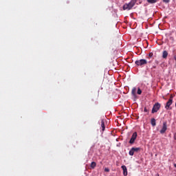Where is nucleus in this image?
<instances>
[{
    "label": "nucleus",
    "mask_w": 176,
    "mask_h": 176,
    "mask_svg": "<svg viewBox=\"0 0 176 176\" xmlns=\"http://www.w3.org/2000/svg\"><path fill=\"white\" fill-rule=\"evenodd\" d=\"M137 1L138 0H131L129 3H125L122 7L123 10H131L137 3Z\"/></svg>",
    "instance_id": "f257e3e1"
},
{
    "label": "nucleus",
    "mask_w": 176,
    "mask_h": 176,
    "mask_svg": "<svg viewBox=\"0 0 176 176\" xmlns=\"http://www.w3.org/2000/svg\"><path fill=\"white\" fill-rule=\"evenodd\" d=\"M139 152H141V148L132 147L129 152V156H134V153H138Z\"/></svg>",
    "instance_id": "f03ea898"
},
{
    "label": "nucleus",
    "mask_w": 176,
    "mask_h": 176,
    "mask_svg": "<svg viewBox=\"0 0 176 176\" xmlns=\"http://www.w3.org/2000/svg\"><path fill=\"white\" fill-rule=\"evenodd\" d=\"M135 63L138 67H144L148 64V61L146 59H140L135 60Z\"/></svg>",
    "instance_id": "7ed1b4c3"
},
{
    "label": "nucleus",
    "mask_w": 176,
    "mask_h": 176,
    "mask_svg": "<svg viewBox=\"0 0 176 176\" xmlns=\"http://www.w3.org/2000/svg\"><path fill=\"white\" fill-rule=\"evenodd\" d=\"M160 107H162V104L159 102H156L153 107L151 113H156V112H157L159 109H160Z\"/></svg>",
    "instance_id": "20e7f679"
},
{
    "label": "nucleus",
    "mask_w": 176,
    "mask_h": 176,
    "mask_svg": "<svg viewBox=\"0 0 176 176\" xmlns=\"http://www.w3.org/2000/svg\"><path fill=\"white\" fill-rule=\"evenodd\" d=\"M137 132H134L131 138V140H129V144H131V145H133V144H134V142H135V140H137Z\"/></svg>",
    "instance_id": "39448f33"
},
{
    "label": "nucleus",
    "mask_w": 176,
    "mask_h": 176,
    "mask_svg": "<svg viewBox=\"0 0 176 176\" xmlns=\"http://www.w3.org/2000/svg\"><path fill=\"white\" fill-rule=\"evenodd\" d=\"M166 131H167V122H163V126H162V129L160 131V133L161 134H164Z\"/></svg>",
    "instance_id": "423d86ee"
},
{
    "label": "nucleus",
    "mask_w": 176,
    "mask_h": 176,
    "mask_svg": "<svg viewBox=\"0 0 176 176\" xmlns=\"http://www.w3.org/2000/svg\"><path fill=\"white\" fill-rule=\"evenodd\" d=\"M173 97L171 95L168 101L166 102V105L165 106L166 109H170V106L173 104Z\"/></svg>",
    "instance_id": "0eeeda50"
},
{
    "label": "nucleus",
    "mask_w": 176,
    "mask_h": 176,
    "mask_svg": "<svg viewBox=\"0 0 176 176\" xmlns=\"http://www.w3.org/2000/svg\"><path fill=\"white\" fill-rule=\"evenodd\" d=\"M121 168L123 170V175L124 176H127V174H128V173H127V167H126L125 165H122L121 166Z\"/></svg>",
    "instance_id": "6e6552de"
},
{
    "label": "nucleus",
    "mask_w": 176,
    "mask_h": 176,
    "mask_svg": "<svg viewBox=\"0 0 176 176\" xmlns=\"http://www.w3.org/2000/svg\"><path fill=\"white\" fill-rule=\"evenodd\" d=\"M136 91H137V88L133 87L131 91V94H132L133 97H134V98H137Z\"/></svg>",
    "instance_id": "1a4fd4ad"
},
{
    "label": "nucleus",
    "mask_w": 176,
    "mask_h": 176,
    "mask_svg": "<svg viewBox=\"0 0 176 176\" xmlns=\"http://www.w3.org/2000/svg\"><path fill=\"white\" fill-rule=\"evenodd\" d=\"M101 127H102V131H105V122H104V120H101Z\"/></svg>",
    "instance_id": "9d476101"
},
{
    "label": "nucleus",
    "mask_w": 176,
    "mask_h": 176,
    "mask_svg": "<svg viewBox=\"0 0 176 176\" xmlns=\"http://www.w3.org/2000/svg\"><path fill=\"white\" fill-rule=\"evenodd\" d=\"M151 124L153 127H155V126H156V120L155 118H151Z\"/></svg>",
    "instance_id": "9b49d317"
},
{
    "label": "nucleus",
    "mask_w": 176,
    "mask_h": 176,
    "mask_svg": "<svg viewBox=\"0 0 176 176\" xmlns=\"http://www.w3.org/2000/svg\"><path fill=\"white\" fill-rule=\"evenodd\" d=\"M96 166H97V163H96V162H92L91 163L90 167H91V168L94 169V168H96Z\"/></svg>",
    "instance_id": "f8f14e48"
},
{
    "label": "nucleus",
    "mask_w": 176,
    "mask_h": 176,
    "mask_svg": "<svg viewBox=\"0 0 176 176\" xmlns=\"http://www.w3.org/2000/svg\"><path fill=\"white\" fill-rule=\"evenodd\" d=\"M168 56V52H167V51H164L162 54L163 58H167Z\"/></svg>",
    "instance_id": "ddd939ff"
},
{
    "label": "nucleus",
    "mask_w": 176,
    "mask_h": 176,
    "mask_svg": "<svg viewBox=\"0 0 176 176\" xmlns=\"http://www.w3.org/2000/svg\"><path fill=\"white\" fill-rule=\"evenodd\" d=\"M148 3H156L157 0H147Z\"/></svg>",
    "instance_id": "4468645a"
},
{
    "label": "nucleus",
    "mask_w": 176,
    "mask_h": 176,
    "mask_svg": "<svg viewBox=\"0 0 176 176\" xmlns=\"http://www.w3.org/2000/svg\"><path fill=\"white\" fill-rule=\"evenodd\" d=\"M138 94H139V95H141V94H142V91L141 90V89L140 88H138Z\"/></svg>",
    "instance_id": "2eb2a0df"
},
{
    "label": "nucleus",
    "mask_w": 176,
    "mask_h": 176,
    "mask_svg": "<svg viewBox=\"0 0 176 176\" xmlns=\"http://www.w3.org/2000/svg\"><path fill=\"white\" fill-rule=\"evenodd\" d=\"M153 56V53L151 52L148 54V57L152 58Z\"/></svg>",
    "instance_id": "dca6fc26"
},
{
    "label": "nucleus",
    "mask_w": 176,
    "mask_h": 176,
    "mask_svg": "<svg viewBox=\"0 0 176 176\" xmlns=\"http://www.w3.org/2000/svg\"><path fill=\"white\" fill-rule=\"evenodd\" d=\"M104 171H105L106 173H109V168H104Z\"/></svg>",
    "instance_id": "f3484780"
},
{
    "label": "nucleus",
    "mask_w": 176,
    "mask_h": 176,
    "mask_svg": "<svg viewBox=\"0 0 176 176\" xmlns=\"http://www.w3.org/2000/svg\"><path fill=\"white\" fill-rule=\"evenodd\" d=\"M144 112H149V110H148V109H146V107H144Z\"/></svg>",
    "instance_id": "a211bd4d"
},
{
    "label": "nucleus",
    "mask_w": 176,
    "mask_h": 176,
    "mask_svg": "<svg viewBox=\"0 0 176 176\" xmlns=\"http://www.w3.org/2000/svg\"><path fill=\"white\" fill-rule=\"evenodd\" d=\"M163 2H165V3H168V2H170V0H163Z\"/></svg>",
    "instance_id": "6ab92c4d"
},
{
    "label": "nucleus",
    "mask_w": 176,
    "mask_h": 176,
    "mask_svg": "<svg viewBox=\"0 0 176 176\" xmlns=\"http://www.w3.org/2000/svg\"><path fill=\"white\" fill-rule=\"evenodd\" d=\"M174 167H175V168H176V164H174Z\"/></svg>",
    "instance_id": "aec40b11"
},
{
    "label": "nucleus",
    "mask_w": 176,
    "mask_h": 176,
    "mask_svg": "<svg viewBox=\"0 0 176 176\" xmlns=\"http://www.w3.org/2000/svg\"><path fill=\"white\" fill-rule=\"evenodd\" d=\"M153 68H156V66H153Z\"/></svg>",
    "instance_id": "412c9836"
}]
</instances>
